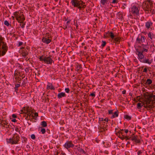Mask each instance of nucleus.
Segmentation results:
<instances>
[{"label": "nucleus", "mask_w": 155, "mask_h": 155, "mask_svg": "<svg viewBox=\"0 0 155 155\" xmlns=\"http://www.w3.org/2000/svg\"><path fill=\"white\" fill-rule=\"evenodd\" d=\"M143 96L144 98L143 100V104L149 105L155 99V95L151 92H145L143 94Z\"/></svg>", "instance_id": "obj_1"}, {"label": "nucleus", "mask_w": 155, "mask_h": 155, "mask_svg": "<svg viewBox=\"0 0 155 155\" xmlns=\"http://www.w3.org/2000/svg\"><path fill=\"white\" fill-rule=\"evenodd\" d=\"M4 38L0 35V57L4 56L8 50L6 43L3 41Z\"/></svg>", "instance_id": "obj_2"}, {"label": "nucleus", "mask_w": 155, "mask_h": 155, "mask_svg": "<svg viewBox=\"0 0 155 155\" xmlns=\"http://www.w3.org/2000/svg\"><path fill=\"white\" fill-rule=\"evenodd\" d=\"M71 3L74 7L77 8L80 10L84 9L86 6L82 0H71Z\"/></svg>", "instance_id": "obj_3"}, {"label": "nucleus", "mask_w": 155, "mask_h": 155, "mask_svg": "<svg viewBox=\"0 0 155 155\" xmlns=\"http://www.w3.org/2000/svg\"><path fill=\"white\" fill-rule=\"evenodd\" d=\"M138 56L137 58L141 62L143 63L147 64H150L152 62V60H149L148 57H146L143 54H136Z\"/></svg>", "instance_id": "obj_4"}, {"label": "nucleus", "mask_w": 155, "mask_h": 155, "mask_svg": "<svg viewBox=\"0 0 155 155\" xmlns=\"http://www.w3.org/2000/svg\"><path fill=\"white\" fill-rule=\"evenodd\" d=\"M149 49V45H148V43H147V44L146 45L142 44L141 45L138 46L137 48H136V54H140V53L143 54L144 52H148Z\"/></svg>", "instance_id": "obj_5"}, {"label": "nucleus", "mask_w": 155, "mask_h": 155, "mask_svg": "<svg viewBox=\"0 0 155 155\" xmlns=\"http://www.w3.org/2000/svg\"><path fill=\"white\" fill-rule=\"evenodd\" d=\"M110 38H111V41L114 43L115 45H118L120 42L122 40L123 38L121 37H118L117 35H115L113 33L110 34Z\"/></svg>", "instance_id": "obj_6"}, {"label": "nucleus", "mask_w": 155, "mask_h": 155, "mask_svg": "<svg viewBox=\"0 0 155 155\" xmlns=\"http://www.w3.org/2000/svg\"><path fill=\"white\" fill-rule=\"evenodd\" d=\"M19 138L18 135L17 134H14L11 138L7 139L6 140L8 143L12 144H15L18 143L19 140Z\"/></svg>", "instance_id": "obj_7"}, {"label": "nucleus", "mask_w": 155, "mask_h": 155, "mask_svg": "<svg viewBox=\"0 0 155 155\" xmlns=\"http://www.w3.org/2000/svg\"><path fill=\"white\" fill-rule=\"evenodd\" d=\"M140 7L138 6L134 5L131 8V12L134 15L139 16L140 15Z\"/></svg>", "instance_id": "obj_8"}, {"label": "nucleus", "mask_w": 155, "mask_h": 155, "mask_svg": "<svg viewBox=\"0 0 155 155\" xmlns=\"http://www.w3.org/2000/svg\"><path fill=\"white\" fill-rule=\"evenodd\" d=\"M146 40V38L145 36L142 35H139L136 39V43L141 45L145 42Z\"/></svg>", "instance_id": "obj_9"}, {"label": "nucleus", "mask_w": 155, "mask_h": 155, "mask_svg": "<svg viewBox=\"0 0 155 155\" xmlns=\"http://www.w3.org/2000/svg\"><path fill=\"white\" fill-rule=\"evenodd\" d=\"M131 140L132 141H134L136 143H140V141L139 138L138 137L137 135H135L134 134L131 135Z\"/></svg>", "instance_id": "obj_10"}, {"label": "nucleus", "mask_w": 155, "mask_h": 155, "mask_svg": "<svg viewBox=\"0 0 155 155\" xmlns=\"http://www.w3.org/2000/svg\"><path fill=\"white\" fill-rule=\"evenodd\" d=\"M74 146V144H73L71 141H67L64 145V147L67 149L70 148H72Z\"/></svg>", "instance_id": "obj_11"}, {"label": "nucleus", "mask_w": 155, "mask_h": 155, "mask_svg": "<svg viewBox=\"0 0 155 155\" xmlns=\"http://www.w3.org/2000/svg\"><path fill=\"white\" fill-rule=\"evenodd\" d=\"M51 57V55H49L48 57H46L45 62L49 64H51L52 62L54 63V61L52 60Z\"/></svg>", "instance_id": "obj_12"}, {"label": "nucleus", "mask_w": 155, "mask_h": 155, "mask_svg": "<svg viewBox=\"0 0 155 155\" xmlns=\"http://www.w3.org/2000/svg\"><path fill=\"white\" fill-rule=\"evenodd\" d=\"M49 38L48 37L47 38L43 37L42 39V41L44 43L48 44L51 41V39H49Z\"/></svg>", "instance_id": "obj_13"}, {"label": "nucleus", "mask_w": 155, "mask_h": 155, "mask_svg": "<svg viewBox=\"0 0 155 155\" xmlns=\"http://www.w3.org/2000/svg\"><path fill=\"white\" fill-rule=\"evenodd\" d=\"M0 126H2V127H5V125H6V123L8 122V121H7V120L6 119H3L2 120L1 119H0Z\"/></svg>", "instance_id": "obj_14"}, {"label": "nucleus", "mask_w": 155, "mask_h": 155, "mask_svg": "<svg viewBox=\"0 0 155 155\" xmlns=\"http://www.w3.org/2000/svg\"><path fill=\"white\" fill-rule=\"evenodd\" d=\"M29 107H28V108H27V109L26 110H25V111H26V114H27V115L28 116H29V117H30L31 115L32 114V113H33V112L31 111V110H29L28 109Z\"/></svg>", "instance_id": "obj_15"}, {"label": "nucleus", "mask_w": 155, "mask_h": 155, "mask_svg": "<svg viewBox=\"0 0 155 155\" xmlns=\"http://www.w3.org/2000/svg\"><path fill=\"white\" fill-rule=\"evenodd\" d=\"M153 23L150 21H148L145 23L146 28L147 29H149L152 25Z\"/></svg>", "instance_id": "obj_16"}, {"label": "nucleus", "mask_w": 155, "mask_h": 155, "mask_svg": "<svg viewBox=\"0 0 155 155\" xmlns=\"http://www.w3.org/2000/svg\"><path fill=\"white\" fill-rule=\"evenodd\" d=\"M76 70L78 72L80 73V72L82 71L81 69V65L80 64H79L78 63H77L76 64Z\"/></svg>", "instance_id": "obj_17"}, {"label": "nucleus", "mask_w": 155, "mask_h": 155, "mask_svg": "<svg viewBox=\"0 0 155 155\" xmlns=\"http://www.w3.org/2000/svg\"><path fill=\"white\" fill-rule=\"evenodd\" d=\"M118 111L117 110L114 113H113L111 117V119H113L114 118L118 117Z\"/></svg>", "instance_id": "obj_18"}, {"label": "nucleus", "mask_w": 155, "mask_h": 155, "mask_svg": "<svg viewBox=\"0 0 155 155\" xmlns=\"http://www.w3.org/2000/svg\"><path fill=\"white\" fill-rule=\"evenodd\" d=\"M66 96V95L65 93L62 92L58 94L57 97L58 98L60 99L62 97H65Z\"/></svg>", "instance_id": "obj_19"}, {"label": "nucleus", "mask_w": 155, "mask_h": 155, "mask_svg": "<svg viewBox=\"0 0 155 155\" xmlns=\"http://www.w3.org/2000/svg\"><path fill=\"white\" fill-rule=\"evenodd\" d=\"M19 20V22L20 23H23L24 21L25 20V18L24 16V15L23 14H21V18Z\"/></svg>", "instance_id": "obj_20"}, {"label": "nucleus", "mask_w": 155, "mask_h": 155, "mask_svg": "<svg viewBox=\"0 0 155 155\" xmlns=\"http://www.w3.org/2000/svg\"><path fill=\"white\" fill-rule=\"evenodd\" d=\"M21 54L22 56L25 57L28 54V52L26 50H23L22 51Z\"/></svg>", "instance_id": "obj_21"}, {"label": "nucleus", "mask_w": 155, "mask_h": 155, "mask_svg": "<svg viewBox=\"0 0 155 155\" xmlns=\"http://www.w3.org/2000/svg\"><path fill=\"white\" fill-rule=\"evenodd\" d=\"M148 36L151 40L153 38H155V35L153 34V33H151V32L149 33Z\"/></svg>", "instance_id": "obj_22"}, {"label": "nucleus", "mask_w": 155, "mask_h": 155, "mask_svg": "<svg viewBox=\"0 0 155 155\" xmlns=\"http://www.w3.org/2000/svg\"><path fill=\"white\" fill-rule=\"evenodd\" d=\"M103 127H102V125H99L98 126V129L100 132H102L104 131L105 130L103 128Z\"/></svg>", "instance_id": "obj_23"}, {"label": "nucleus", "mask_w": 155, "mask_h": 155, "mask_svg": "<svg viewBox=\"0 0 155 155\" xmlns=\"http://www.w3.org/2000/svg\"><path fill=\"white\" fill-rule=\"evenodd\" d=\"M41 125L43 127H47V125L46 121H43L41 122Z\"/></svg>", "instance_id": "obj_24"}, {"label": "nucleus", "mask_w": 155, "mask_h": 155, "mask_svg": "<svg viewBox=\"0 0 155 155\" xmlns=\"http://www.w3.org/2000/svg\"><path fill=\"white\" fill-rule=\"evenodd\" d=\"M47 88L48 89H50L51 90H55L54 87L53 86L52 84H51L50 85H47Z\"/></svg>", "instance_id": "obj_25"}, {"label": "nucleus", "mask_w": 155, "mask_h": 155, "mask_svg": "<svg viewBox=\"0 0 155 155\" xmlns=\"http://www.w3.org/2000/svg\"><path fill=\"white\" fill-rule=\"evenodd\" d=\"M46 57L45 56L43 55H42L39 58V59L40 61H44L45 62V58H46Z\"/></svg>", "instance_id": "obj_26"}, {"label": "nucleus", "mask_w": 155, "mask_h": 155, "mask_svg": "<svg viewBox=\"0 0 155 155\" xmlns=\"http://www.w3.org/2000/svg\"><path fill=\"white\" fill-rule=\"evenodd\" d=\"M104 121V119L102 118L99 117L98 123L99 125H103V122Z\"/></svg>", "instance_id": "obj_27"}, {"label": "nucleus", "mask_w": 155, "mask_h": 155, "mask_svg": "<svg viewBox=\"0 0 155 155\" xmlns=\"http://www.w3.org/2000/svg\"><path fill=\"white\" fill-rule=\"evenodd\" d=\"M152 82V81L151 79H148L146 81L145 83L146 84H147V85H149L151 84Z\"/></svg>", "instance_id": "obj_28"}, {"label": "nucleus", "mask_w": 155, "mask_h": 155, "mask_svg": "<svg viewBox=\"0 0 155 155\" xmlns=\"http://www.w3.org/2000/svg\"><path fill=\"white\" fill-rule=\"evenodd\" d=\"M108 2V0H101V3L102 5H104Z\"/></svg>", "instance_id": "obj_29"}, {"label": "nucleus", "mask_w": 155, "mask_h": 155, "mask_svg": "<svg viewBox=\"0 0 155 155\" xmlns=\"http://www.w3.org/2000/svg\"><path fill=\"white\" fill-rule=\"evenodd\" d=\"M146 81L145 80H144L143 79H142V81L141 82V84L142 86H145L146 85H147V84H146Z\"/></svg>", "instance_id": "obj_30"}, {"label": "nucleus", "mask_w": 155, "mask_h": 155, "mask_svg": "<svg viewBox=\"0 0 155 155\" xmlns=\"http://www.w3.org/2000/svg\"><path fill=\"white\" fill-rule=\"evenodd\" d=\"M142 103L143 104L142 105H141V103H138L137 104V108L138 109H140L142 107V106H143L144 105L143 104V102H142Z\"/></svg>", "instance_id": "obj_31"}, {"label": "nucleus", "mask_w": 155, "mask_h": 155, "mask_svg": "<svg viewBox=\"0 0 155 155\" xmlns=\"http://www.w3.org/2000/svg\"><path fill=\"white\" fill-rule=\"evenodd\" d=\"M27 78H26L25 79H24L22 83V85L23 86L26 85V84L27 83Z\"/></svg>", "instance_id": "obj_32"}, {"label": "nucleus", "mask_w": 155, "mask_h": 155, "mask_svg": "<svg viewBox=\"0 0 155 155\" xmlns=\"http://www.w3.org/2000/svg\"><path fill=\"white\" fill-rule=\"evenodd\" d=\"M22 142L24 143H25L27 140V138L25 137H22Z\"/></svg>", "instance_id": "obj_33"}, {"label": "nucleus", "mask_w": 155, "mask_h": 155, "mask_svg": "<svg viewBox=\"0 0 155 155\" xmlns=\"http://www.w3.org/2000/svg\"><path fill=\"white\" fill-rule=\"evenodd\" d=\"M124 118L125 119H126L128 120H130L131 118V117H130V116L128 115H124Z\"/></svg>", "instance_id": "obj_34"}, {"label": "nucleus", "mask_w": 155, "mask_h": 155, "mask_svg": "<svg viewBox=\"0 0 155 155\" xmlns=\"http://www.w3.org/2000/svg\"><path fill=\"white\" fill-rule=\"evenodd\" d=\"M78 151L80 153H81L82 154L84 153L85 154H87V153H86L85 151L84 150H83V149H82L81 148H80L78 150Z\"/></svg>", "instance_id": "obj_35"}, {"label": "nucleus", "mask_w": 155, "mask_h": 155, "mask_svg": "<svg viewBox=\"0 0 155 155\" xmlns=\"http://www.w3.org/2000/svg\"><path fill=\"white\" fill-rule=\"evenodd\" d=\"M21 13H19L18 12H14V15L15 16V18L19 16V15H20Z\"/></svg>", "instance_id": "obj_36"}, {"label": "nucleus", "mask_w": 155, "mask_h": 155, "mask_svg": "<svg viewBox=\"0 0 155 155\" xmlns=\"http://www.w3.org/2000/svg\"><path fill=\"white\" fill-rule=\"evenodd\" d=\"M118 17L120 19H122L123 17V14H122V13L120 12L118 13Z\"/></svg>", "instance_id": "obj_37"}, {"label": "nucleus", "mask_w": 155, "mask_h": 155, "mask_svg": "<svg viewBox=\"0 0 155 155\" xmlns=\"http://www.w3.org/2000/svg\"><path fill=\"white\" fill-rule=\"evenodd\" d=\"M41 132L42 134H44L46 132L45 129V128H43L41 127Z\"/></svg>", "instance_id": "obj_38"}, {"label": "nucleus", "mask_w": 155, "mask_h": 155, "mask_svg": "<svg viewBox=\"0 0 155 155\" xmlns=\"http://www.w3.org/2000/svg\"><path fill=\"white\" fill-rule=\"evenodd\" d=\"M111 33L113 32L112 31H108L107 32L105 33V35L106 36H108V38H109V37H110V35Z\"/></svg>", "instance_id": "obj_39"}, {"label": "nucleus", "mask_w": 155, "mask_h": 155, "mask_svg": "<svg viewBox=\"0 0 155 155\" xmlns=\"http://www.w3.org/2000/svg\"><path fill=\"white\" fill-rule=\"evenodd\" d=\"M102 44L101 45V46L102 48H103L106 45L107 43L105 41H102Z\"/></svg>", "instance_id": "obj_40"}, {"label": "nucleus", "mask_w": 155, "mask_h": 155, "mask_svg": "<svg viewBox=\"0 0 155 155\" xmlns=\"http://www.w3.org/2000/svg\"><path fill=\"white\" fill-rule=\"evenodd\" d=\"M4 24L5 25H6L7 26H8L10 25V24L7 20H5L4 22Z\"/></svg>", "instance_id": "obj_41"}, {"label": "nucleus", "mask_w": 155, "mask_h": 155, "mask_svg": "<svg viewBox=\"0 0 155 155\" xmlns=\"http://www.w3.org/2000/svg\"><path fill=\"white\" fill-rule=\"evenodd\" d=\"M150 48L151 49V50L152 51H153L154 50V45H150Z\"/></svg>", "instance_id": "obj_42"}, {"label": "nucleus", "mask_w": 155, "mask_h": 155, "mask_svg": "<svg viewBox=\"0 0 155 155\" xmlns=\"http://www.w3.org/2000/svg\"><path fill=\"white\" fill-rule=\"evenodd\" d=\"M21 14H20V15H19V16H18L16 18V19L17 20L18 22H20V21H19V19H20V18H21Z\"/></svg>", "instance_id": "obj_43"}, {"label": "nucleus", "mask_w": 155, "mask_h": 155, "mask_svg": "<svg viewBox=\"0 0 155 155\" xmlns=\"http://www.w3.org/2000/svg\"><path fill=\"white\" fill-rule=\"evenodd\" d=\"M153 2H151L150 3H149L150 7V9H152L151 8L153 7Z\"/></svg>", "instance_id": "obj_44"}, {"label": "nucleus", "mask_w": 155, "mask_h": 155, "mask_svg": "<svg viewBox=\"0 0 155 155\" xmlns=\"http://www.w3.org/2000/svg\"><path fill=\"white\" fill-rule=\"evenodd\" d=\"M147 2H145V1H144V2L143 3L142 5V8L144 7L146 5H147L149 3H147Z\"/></svg>", "instance_id": "obj_45"}, {"label": "nucleus", "mask_w": 155, "mask_h": 155, "mask_svg": "<svg viewBox=\"0 0 155 155\" xmlns=\"http://www.w3.org/2000/svg\"><path fill=\"white\" fill-rule=\"evenodd\" d=\"M143 10L146 11V12H147V13H149V11H150V8H144L143 7L142 8Z\"/></svg>", "instance_id": "obj_46"}, {"label": "nucleus", "mask_w": 155, "mask_h": 155, "mask_svg": "<svg viewBox=\"0 0 155 155\" xmlns=\"http://www.w3.org/2000/svg\"><path fill=\"white\" fill-rule=\"evenodd\" d=\"M95 92H94L92 93H91L90 94V96H91L92 97H93V98L94 97H95Z\"/></svg>", "instance_id": "obj_47"}, {"label": "nucleus", "mask_w": 155, "mask_h": 155, "mask_svg": "<svg viewBox=\"0 0 155 155\" xmlns=\"http://www.w3.org/2000/svg\"><path fill=\"white\" fill-rule=\"evenodd\" d=\"M118 0H113L111 2L112 4H117L118 3Z\"/></svg>", "instance_id": "obj_48"}, {"label": "nucleus", "mask_w": 155, "mask_h": 155, "mask_svg": "<svg viewBox=\"0 0 155 155\" xmlns=\"http://www.w3.org/2000/svg\"><path fill=\"white\" fill-rule=\"evenodd\" d=\"M31 138L33 140H35V139L36 137L35 135L34 134H32L31 136Z\"/></svg>", "instance_id": "obj_49"}, {"label": "nucleus", "mask_w": 155, "mask_h": 155, "mask_svg": "<svg viewBox=\"0 0 155 155\" xmlns=\"http://www.w3.org/2000/svg\"><path fill=\"white\" fill-rule=\"evenodd\" d=\"M113 110H108V114H113Z\"/></svg>", "instance_id": "obj_50"}, {"label": "nucleus", "mask_w": 155, "mask_h": 155, "mask_svg": "<svg viewBox=\"0 0 155 155\" xmlns=\"http://www.w3.org/2000/svg\"><path fill=\"white\" fill-rule=\"evenodd\" d=\"M22 24H20V25L21 27L22 28H24L25 27V23L23 22V23H22Z\"/></svg>", "instance_id": "obj_51"}, {"label": "nucleus", "mask_w": 155, "mask_h": 155, "mask_svg": "<svg viewBox=\"0 0 155 155\" xmlns=\"http://www.w3.org/2000/svg\"><path fill=\"white\" fill-rule=\"evenodd\" d=\"M125 139H126V140L127 141V140H130L131 138V135L130 137H129L127 136H125Z\"/></svg>", "instance_id": "obj_52"}, {"label": "nucleus", "mask_w": 155, "mask_h": 155, "mask_svg": "<svg viewBox=\"0 0 155 155\" xmlns=\"http://www.w3.org/2000/svg\"><path fill=\"white\" fill-rule=\"evenodd\" d=\"M65 91L67 93H69L70 91V90L68 88H66L65 89Z\"/></svg>", "instance_id": "obj_53"}, {"label": "nucleus", "mask_w": 155, "mask_h": 155, "mask_svg": "<svg viewBox=\"0 0 155 155\" xmlns=\"http://www.w3.org/2000/svg\"><path fill=\"white\" fill-rule=\"evenodd\" d=\"M150 12H151V13L152 14H155V11H154V9H150Z\"/></svg>", "instance_id": "obj_54"}, {"label": "nucleus", "mask_w": 155, "mask_h": 155, "mask_svg": "<svg viewBox=\"0 0 155 155\" xmlns=\"http://www.w3.org/2000/svg\"><path fill=\"white\" fill-rule=\"evenodd\" d=\"M67 27H68L67 25H66L64 24L63 25V27L62 28L64 30H65L67 28Z\"/></svg>", "instance_id": "obj_55"}, {"label": "nucleus", "mask_w": 155, "mask_h": 155, "mask_svg": "<svg viewBox=\"0 0 155 155\" xmlns=\"http://www.w3.org/2000/svg\"><path fill=\"white\" fill-rule=\"evenodd\" d=\"M140 97H141L140 96H138L136 98L138 100V101H139L140 102L141 101H140V100L141 99Z\"/></svg>", "instance_id": "obj_56"}, {"label": "nucleus", "mask_w": 155, "mask_h": 155, "mask_svg": "<svg viewBox=\"0 0 155 155\" xmlns=\"http://www.w3.org/2000/svg\"><path fill=\"white\" fill-rule=\"evenodd\" d=\"M71 21V20L70 19H69L68 20V21H67V22L66 23V24H65L66 25L68 26Z\"/></svg>", "instance_id": "obj_57"}, {"label": "nucleus", "mask_w": 155, "mask_h": 155, "mask_svg": "<svg viewBox=\"0 0 155 155\" xmlns=\"http://www.w3.org/2000/svg\"><path fill=\"white\" fill-rule=\"evenodd\" d=\"M18 71L17 70H15V71L14 74V75L15 76L16 75H17L18 74Z\"/></svg>", "instance_id": "obj_58"}, {"label": "nucleus", "mask_w": 155, "mask_h": 155, "mask_svg": "<svg viewBox=\"0 0 155 155\" xmlns=\"http://www.w3.org/2000/svg\"><path fill=\"white\" fill-rule=\"evenodd\" d=\"M26 113L24 114V115H23V117H25V119L26 120H28V116L27 115V116H26Z\"/></svg>", "instance_id": "obj_59"}, {"label": "nucleus", "mask_w": 155, "mask_h": 155, "mask_svg": "<svg viewBox=\"0 0 155 155\" xmlns=\"http://www.w3.org/2000/svg\"><path fill=\"white\" fill-rule=\"evenodd\" d=\"M125 136H124L123 135H122V136H121L120 137H119V138L123 140L124 139H125Z\"/></svg>", "instance_id": "obj_60"}, {"label": "nucleus", "mask_w": 155, "mask_h": 155, "mask_svg": "<svg viewBox=\"0 0 155 155\" xmlns=\"http://www.w3.org/2000/svg\"><path fill=\"white\" fill-rule=\"evenodd\" d=\"M145 1L147 2H148V3H150L151 2H153L152 0H145Z\"/></svg>", "instance_id": "obj_61"}, {"label": "nucleus", "mask_w": 155, "mask_h": 155, "mask_svg": "<svg viewBox=\"0 0 155 155\" xmlns=\"http://www.w3.org/2000/svg\"><path fill=\"white\" fill-rule=\"evenodd\" d=\"M25 71L26 72L28 73L29 71V68H26L25 69Z\"/></svg>", "instance_id": "obj_62"}, {"label": "nucleus", "mask_w": 155, "mask_h": 155, "mask_svg": "<svg viewBox=\"0 0 155 155\" xmlns=\"http://www.w3.org/2000/svg\"><path fill=\"white\" fill-rule=\"evenodd\" d=\"M105 121L106 122H108V118H106L105 119H104V121Z\"/></svg>", "instance_id": "obj_63"}, {"label": "nucleus", "mask_w": 155, "mask_h": 155, "mask_svg": "<svg viewBox=\"0 0 155 155\" xmlns=\"http://www.w3.org/2000/svg\"><path fill=\"white\" fill-rule=\"evenodd\" d=\"M142 152L141 151V150H139L138 152L137 153V154L138 155H140V154L141 153H142Z\"/></svg>", "instance_id": "obj_64"}]
</instances>
